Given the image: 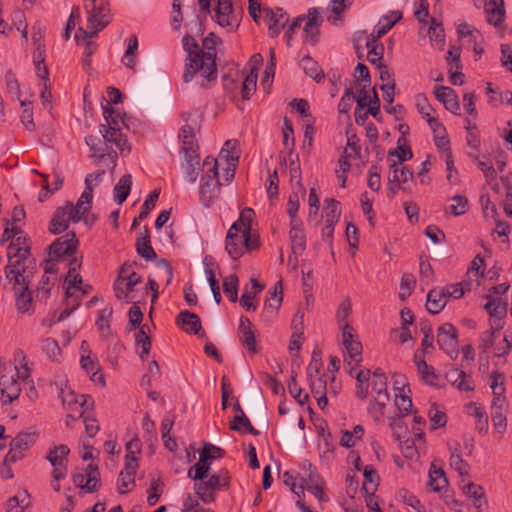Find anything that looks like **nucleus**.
I'll return each instance as SVG.
<instances>
[{"instance_id":"obj_17","label":"nucleus","mask_w":512,"mask_h":512,"mask_svg":"<svg viewBox=\"0 0 512 512\" xmlns=\"http://www.w3.org/2000/svg\"><path fill=\"white\" fill-rule=\"evenodd\" d=\"M262 12L264 14V21L268 27L269 35L271 37H277L280 34L282 28H284L288 22L287 14L283 11L282 8H263Z\"/></svg>"},{"instance_id":"obj_3","label":"nucleus","mask_w":512,"mask_h":512,"mask_svg":"<svg viewBox=\"0 0 512 512\" xmlns=\"http://www.w3.org/2000/svg\"><path fill=\"white\" fill-rule=\"evenodd\" d=\"M216 59L209 52L194 54L192 58L185 59L183 81L189 83L196 80L202 88L211 87L217 80Z\"/></svg>"},{"instance_id":"obj_56","label":"nucleus","mask_w":512,"mask_h":512,"mask_svg":"<svg viewBox=\"0 0 512 512\" xmlns=\"http://www.w3.org/2000/svg\"><path fill=\"white\" fill-rule=\"evenodd\" d=\"M453 204L447 206L445 211L454 216H460L466 213L468 207V200L463 195H456L452 198Z\"/></svg>"},{"instance_id":"obj_50","label":"nucleus","mask_w":512,"mask_h":512,"mask_svg":"<svg viewBox=\"0 0 512 512\" xmlns=\"http://www.w3.org/2000/svg\"><path fill=\"white\" fill-rule=\"evenodd\" d=\"M406 383H402V387L400 392H397L395 395V405L402 415H407L412 408V400L409 396L405 395V387Z\"/></svg>"},{"instance_id":"obj_11","label":"nucleus","mask_w":512,"mask_h":512,"mask_svg":"<svg viewBox=\"0 0 512 512\" xmlns=\"http://www.w3.org/2000/svg\"><path fill=\"white\" fill-rule=\"evenodd\" d=\"M31 253V243L29 237L20 228L13 235V239L7 247V257L9 262L32 263L29 259Z\"/></svg>"},{"instance_id":"obj_39","label":"nucleus","mask_w":512,"mask_h":512,"mask_svg":"<svg viewBox=\"0 0 512 512\" xmlns=\"http://www.w3.org/2000/svg\"><path fill=\"white\" fill-rule=\"evenodd\" d=\"M252 284V291H244L240 298V304L247 311H255L257 309V305L252 302L255 296L263 289V285H261L255 278H251L250 280Z\"/></svg>"},{"instance_id":"obj_31","label":"nucleus","mask_w":512,"mask_h":512,"mask_svg":"<svg viewBox=\"0 0 512 512\" xmlns=\"http://www.w3.org/2000/svg\"><path fill=\"white\" fill-rule=\"evenodd\" d=\"M414 362L417 366V370L421 379L427 384L435 385L434 381L437 379L435 370L432 366L427 364L424 357L421 356L419 352L415 353Z\"/></svg>"},{"instance_id":"obj_9","label":"nucleus","mask_w":512,"mask_h":512,"mask_svg":"<svg viewBox=\"0 0 512 512\" xmlns=\"http://www.w3.org/2000/svg\"><path fill=\"white\" fill-rule=\"evenodd\" d=\"M79 241L74 232H68L57 238L49 247V257L53 260H64L66 258L77 259L75 256ZM71 261H69L70 263Z\"/></svg>"},{"instance_id":"obj_26","label":"nucleus","mask_w":512,"mask_h":512,"mask_svg":"<svg viewBox=\"0 0 512 512\" xmlns=\"http://www.w3.org/2000/svg\"><path fill=\"white\" fill-rule=\"evenodd\" d=\"M212 460L208 449H202L198 462L188 470V477L197 481L208 477Z\"/></svg>"},{"instance_id":"obj_27","label":"nucleus","mask_w":512,"mask_h":512,"mask_svg":"<svg viewBox=\"0 0 512 512\" xmlns=\"http://www.w3.org/2000/svg\"><path fill=\"white\" fill-rule=\"evenodd\" d=\"M135 247L137 253L145 260L151 261L157 258V254L151 245L150 230L147 226H144V232L138 236Z\"/></svg>"},{"instance_id":"obj_45","label":"nucleus","mask_w":512,"mask_h":512,"mask_svg":"<svg viewBox=\"0 0 512 512\" xmlns=\"http://www.w3.org/2000/svg\"><path fill=\"white\" fill-rule=\"evenodd\" d=\"M138 49V38L135 34L131 35L128 41L127 49L122 57V63L129 69L134 70L136 65V54Z\"/></svg>"},{"instance_id":"obj_2","label":"nucleus","mask_w":512,"mask_h":512,"mask_svg":"<svg viewBox=\"0 0 512 512\" xmlns=\"http://www.w3.org/2000/svg\"><path fill=\"white\" fill-rule=\"evenodd\" d=\"M99 132L102 139L89 135L85 137V142L93 151L92 157L99 160H108V166L113 171L116 167L117 153L112 149L114 145L121 153L129 152L130 147L126 136L121 132V128H113L108 125H100Z\"/></svg>"},{"instance_id":"obj_28","label":"nucleus","mask_w":512,"mask_h":512,"mask_svg":"<svg viewBox=\"0 0 512 512\" xmlns=\"http://www.w3.org/2000/svg\"><path fill=\"white\" fill-rule=\"evenodd\" d=\"M444 290L433 288L427 293L426 309L431 314L440 313L446 306Z\"/></svg>"},{"instance_id":"obj_34","label":"nucleus","mask_w":512,"mask_h":512,"mask_svg":"<svg viewBox=\"0 0 512 512\" xmlns=\"http://www.w3.org/2000/svg\"><path fill=\"white\" fill-rule=\"evenodd\" d=\"M374 400L369 405V412L376 421L384 416V410L387 403L390 401L388 391L375 393Z\"/></svg>"},{"instance_id":"obj_22","label":"nucleus","mask_w":512,"mask_h":512,"mask_svg":"<svg viewBox=\"0 0 512 512\" xmlns=\"http://www.w3.org/2000/svg\"><path fill=\"white\" fill-rule=\"evenodd\" d=\"M435 97L440 101L447 110L459 115L460 104L455 91L447 86H436L434 89Z\"/></svg>"},{"instance_id":"obj_21","label":"nucleus","mask_w":512,"mask_h":512,"mask_svg":"<svg viewBox=\"0 0 512 512\" xmlns=\"http://www.w3.org/2000/svg\"><path fill=\"white\" fill-rule=\"evenodd\" d=\"M219 484V478L214 474L211 475L207 480H200L199 483H195L194 490L198 495L199 499L204 503H211L215 500L214 492L221 489Z\"/></svg>"},{"instance_id":"obj_15","label":"nucleus","mask_w":512,"mask_h":512,"mask_svg":"<svg viewBox=\"0 0 512 512\" xmlns=\"http://www.w3.org/2000/svg\"><path fill=\"white\" fill-rule=\"evenodd\" d=\"M216 4L215 21L221 26L234 30L239 26V20L234 15L231 0H211Z\"/></svg>"},{"instance_id":"obj_52","label":"nucleus","mask_w":512,"mask_h":512,"mask_svg":"<svg viewBox=\"0 0 512 512\" xmlns=\"http://www.w3.org/2000/svg\"><path fill=\"white\" fill-rule=\"evenodd\" d=\"M103 108V116L105 119V124L109 127L120 128V124H124V120L120 113H116L114 108L110 106L108 103L102 105Z\"/></svg>"},{"instance_id":"obj_59","label":"nucleus","mask_w":512,"mask_h":512,"mask_svg":"<svg viewBox=\"0 0 512 512\" xmlns=\"http://www.w3.org/2000/svg\"><path fill=\"white\" fill-rule=\"evenodd\" d=\"M501 328L502 325L500 323L496 324L495 327L493 324H491V330L484 331L481 334L479 347L483 350V352H487L491 348L494 343L495 334L496 332H499Z\"/></svg>"},{"instance_id":"obj_61","label":"nucleus","mask_w":512,"mask_h":512,"mask_svg":"<svg viewBox=\"0 0 512 512\" xmlns=\"http://www.w3.org/2000/svg\"><path fill=\"white\" fill-rule=\"evenodd\" d=\"M368 95H359L357 99V106L355 109V122L358 125H363L370 114L368 109L365 111L364 108L367 106Z\"/></svg>"},{"instance_id":"obj_42","label":"nucleus","mask_w":512,"mask_h":512,"mask_svg":"<svg viewBox=\"0 0 512 512\" xmlns=\"http://www.w3.org/2000/svg\"><path fill=\"white\" fill-rule=\"evenodd\" d=\"M366 48L368 49L367 60L372 65L378 66L379 62H382L384 46L382 44H378L377 39L368 36Z\"/></svg>"},{"instance_id":"obj_49","label":"nucleus","mask_w":512,"mask_h":512,"mask_svg":"<svg viewBox=\"0 0 512 512\" xmlns=\"http://www.w3.org/2000/svg\"><path fill=\"white\" fill-rule=\"evenodd\" d=\"M288 390L291 396L300 404L304 405L309 400V395L307 393H303L302 388L298 385L296 380V373L292 372L290 376V381L288 383Z\"/></svg>"},{"instance_id":"obj_47","label":"nucleus","mask_w":512,"mask_h":512,"mask_svg":"<svg viewBox=\"0 0 512 512\" xmlns=\"http://www.w3.org/2000/svg\"><path fill=\"white\" fill-rule=\"evenodd\" d=\"M14 295L16 307L19 313H29L33 309V299L29 289L27 292H15Z\"/></svg>"},{"instance_id":"obj_1","label":"nucleus","mask_w":512,"mask_h":512,"mask_svg":"<svg viewBox=\"0 0 512 512\" xmlns=\"http://www.w3.org/2000/svg\"><path fill=\"white\" fill-rule=\"evenodd\" d=\"M254 215L252 208L243 209L227 232L225 249L233 260H238L245 252L251 253L260 247L259 235L252 231Z\"/></svg>"},{"instance_id":"obj_48","label":"nucleus","mask_w":512,"mask_h":512,"mask_svg":"<svg viewBox=\"0 0 512 512\" xmlns=\"http://www.w3.org/2000/svg\"><path fill=\"white\" fill-rule=\"evenodd\" d=\"M485 310L493 318H498L500 321L501 317L506 314V304L502 303L499 298H488V302L484 306Z\"/></svg>"},{"instance_id":"obj_46","label":"nucleus","mask_w":512,"mask_h":512,"mask_svg":"<svg viewBox=\"0 0 512 512\" xmlns=\"http://www.w3.org/2000/svg\"><path fill=\"white\" fill-rule=\"evenodd\" d=\"M283 300V296H279V298H274L273 301L271 299H266L263 310H262V319L265 322H271L277 315L278 310L281 306Z\"/></svg>"},{"instance_id":"obj_10","label":"nucleus","mask_w":512,"mask_h":512,"mask_svg":"<svg viewBox=\"0 0 512 512\" xmlns=\"http://www.w3.org/2000/svg\"><path fill=\"white\" fill-rule=\"evenodd\" d=\"M70 448L65 444L53 445L45 456L52 466V477L54 481H60L67 475L68 456Z\"/></svg>"},{"instance_id":"obj_13","label":"nucleus","mask_w":512,"mask_h":512,"mask_svg":"<svg viewBox=\"0 0 512 512\" xmlns=\"http://www.w3.org/2000/svg\"><path fill=\"white\" fill-rule=\"evenodd\" d=\"M437 344L451 359H456L459 354L458 331L451 323H444L437 329Z\"/></svg>"},{"instance_id":"obj_19","label":"nucleus","mask_w":512,"mask_h":512,"mask_svg":"<svg viewBox=\"0 0 512 512\" xmlns=\"http://www.w3.org/2000/svg\"><path fill=\"white\" fill-rule=\"evenodd\" d=\"M252 322L245 316L240 317L238 327V337L240 343L246 348L248 353L257 354L259 352L255 333L252 329Z\"/></svg>"},{"instance_id":"obj_55","label":"nucleus","mask_w":512,"mask_h":512,"mask_svg":"<svg viewBox=\"0 0 512 512\" xmlns=\"http://www.w3.org/2000/svg\"><path fill=\"white\" fill-rule=\"evenodd\" d=\"M257 73L252 69L244 78L241 87V94L244 100H249L256 90Z\"/></svg>"},{"instance_id":"obj_62","label":"nucleus","mask_w":512,"mask_h":512,"mask_svg":"<svg viewBox=\"0 0 512 512\" xmlns=\"http://www.w3.org/2000/svg\"><path fill=\"white\" fill-rule=\"evenodd\" d=\"M463 492L474 499V506L480 510V504H477V501H481L485 496L483 487L470 482L463 486Z\"/></svg>"},{"instance_id":"obj_57","label":"nucleus","mask_w":512,"mask_h":512,"mask_svg":"<svg viewBox=\"0 0 512 512\" xmlns=\"http://www.w3.org/2000/svg\"><path fill=\"white\" fill-rule=\"evenodd\" d=\"M42 350L47 354V356L53 360L58 362L61 356V349L59 347L58 342L53 338H46L42 341Z\"/></svg>"},{"instance_id":"obj_18","label":"nucleus","mask_w":512,"mask_h":512,"mask_svg":"<svg viewBox=\"0 0 512 512\" xmlns=\"http://www.w3.org/2000/svg\"><path fill=\"white\" fill-rule=\"evenodd\" d=\"M342 341L350 358L359 364L362 360V344L354 334L353 327L347 322L342 327Z\"/></svg>"},{"instance_id":"obj_30","label":"nucleus","mask_w":512,"mask_h":512,"mask_svg":"<svg viewBox=\"0 0 512 512\" xmlns=\"http://www.w3.org/2000/svg\"><path fill=\"white\" fill-rule=\"evenodd\" d=\"M402 19L400 11H391L388 15L383 16L378 24V28L374 30L369 36L379 39L384 36L398 21Z\"/></svg>"},{"instance_id":"obj_35","label":"nucleus","mask_w":512,"mask_h":512,"mask_svg":"<svg viewBox=\"0 0 512 512\" xmlns=\"http://www.w3.org/2000/svg\"><path fill=\"white\" fill-rule=\"evenodd\" d=\"M448 485V479L442 468H437L434 463L429 470V486L433 491L439 492Z\"/></svg>"},{"instance_id":"obj_40","label":"nucleus","mask_w":512,"mask_h":512,"mask_svg":"<svg viewBox=\"0 0 512 512\" xmlns=\"http://www.w3.org/2000/svg\"><path fill=\"white\" fill-rule=\"evenodd\" d=\"M379 475L372 465H367L364 468V481L361 487L363 493H375L379 484Z\"/></svg>"},{"instance_id":"obj_38","label":"nucleus","mask_w":512,"mask_h":512,"mask_svg":"<svg viewBox=\"0 0 512 512\" xmlns=\"http://www.w3.org/2000/svg\"><path fill=\"white\" fill-rule=\"evenodd\" d=\"M132 186V176L130 174L123 175L114 187V200L118 204H122L128 197Z\"/></svg>"},{"instance_id":"obj_23","label":"nucleus","mask_w":512,"mask_h":512,"mask_svg":"<svg viewBox=\"0 0 512 512\" xmlns=\"http://www.w3.org/2000/svg\"><path fill=\"white\" fill-rule=\"evenodd\" d=\"M486 20L494 27H500L505 20L503 0H487L485 3Z\"/></svg>"},{"instance_id":"obj_53","label":"nucleus","mask_w":512,"mask_h":512,"mask_svg":"<svg viewBox=\"0 0 512 512\" xmlns=\"http://www.w3.org/2000/svg\"><path fill=\"white\" fill-rule=\"evenodd\" d=\"M290 240L292 242V249L294 252H302L306 246V239L304 231L301 228L293 225L289 232Z\"/></svg>"},{"instance_id":"obj_14","label":"nucleus","mask_w":512,"mask_h":512,"mask_svg":"<svg viewBox=\"0 0 512 512\" xmlns=\"http://www.w3.org/2000/svg\"><path fill=\"white\" fill-rule=\"evenodd\" d=\"M81 267V262L78 259H72L69 264V269L67 276L65 278V283L67 284L65 290V300L67 306H72L75 304L76 299L81 301L82 297L76 293L75 289H80V284H82V277L78 273V270Z\"/></svg>"},{"instance_id":"obj_4","label":"nucleus","mask_w":512,"mask_h":512,"mask_svg":"<svg viewBox=\"0 0 512 512\" xmlns=\"http://www.w3.org/2000/svg\"><path fill=\"white\" fill-rule=\"evenodd\" d=\"M84 8L87 12V30L79 27L75 39L80 43V38L86 40L95 37L111 21L110 8L107 0H84Z\"/></svg>"},{"instance_id":"obj_63","label":"nucleus","mask_w":512,"mask_h":512,"mask_svg":"<svg viewBox=\"0 0 512 512\" xmlns=\"http://www.w3.org/2000/svg\"><path fill=\"white\" fill-rule=\"evenodd\" d=\"M413 172L407 167L402 166L399 170L393 171V175L389 177L390 182L396 183L397 188H402V184L412 180Z\"/></svg>"},{"instance_id":"obj_58","label":"nucleus","mask_w":512,"mask_h":512,"mask_svg":"<svg viewBox=\"0 0 512 512\" xmlns=\"http://www.w3.org/2000/svg\"><path fill=\"white\" fill-rule=\"evenodd\" d=\"M355 78L356 82L362 81L364 82L363 87L360 89V95H368L366 92V87L371 83V76L369 73L368 67L363 63H358L355 68Z\"/></svg>"},{"instance_id":"obj_44","label":"nucleus","mask_w":512,"mask_h":512,"mask_svg":"<svg viewBox=\"0 0 512 512\" xmlns=\"http://www.w3.org/2000/svg\"><path fill=\"white\" fill-rule=\"evenodd\" d=\"M450 466L458 472L459 476L462 478V481H464V478L469 477L470 466L465 460L462 459L461 451L457 448L454 452H452L450 456Z\"/></svg>"},{"instance_id":"obj_12","label":"nucleus","mask_w":512,"mask_h":512,"mask_svg":"<svg viewBox=\"0 0 512 512\" xmlns=\"http://www.w3.org/2000/svg\"><path fill=\"white\" fill-rule=\"evenodd\" d=\"M72 481L77 488L93 493L100 488V472L95 464H89L86 468L76 469L72 474Z\"/></svg>"},{"instance_id":"obj_51","label":"nucleus","mask_w":512,"mask_h":512,"mask_svg":"<svg viewBox=\"0 0 512 512\" xmlns=\"http://www.w3.org/2000/svg\"><path fill=\"white\" fill-rule=\"evenodd\" d=\"M238 277L231 274L223 280V291L231 302H236L238 299Z\"/></svg>"},{"instance_id":"obj_16","label":"nucleus","mask_w":512,"mask_h":512,"mask_svg":"<svg viewBox=\"0 0 512 512\" xmlns=\"http://www.w3.org/2000/svg\"><path fill=\"white\" fill-rule=\"evenodd\" d=\"M303 468L308 469L307 476L302 477V483L306 490L311 492L320 502L328 501L324 493V481L317 473L316 469H312V464L308 461L303 463Z\"/></svg>"},{"instance_id":"obj_37","label":"nucleus","mask_w":512,"mask_h":512,"mask_svg":"<svg viewBox=\"0 0 512 512\" xmlns=\"http://www.w3.org/2000/svg\"><path fill=\"white\" fill-rule=\"evenodd\" d=\"M300 65L303 68L305 74L314 79L316 82H321L325 78L323 70L309 55H306L302 58Z\"/></svg>"},{"instance_id":"obj_32","label":"nucleus","mask_w":512,"mask_h":512,"mask_svg":"<svg viewBox=\"0 0 512 512\" xmlns=\"http://www.w3.org/2000/svg\"><path fill=\"white\" fill-rule=\"evenodd\" d=\"M466 411L468 415L476 418L475 429L479 433H486L488 430V418L485 410L477 403L471 402L466 406Z\"/></svg>"},{"instance_id":"obj_6","label":"nucleus","mask_w":512,"mask_h":512,"mask_svg":"<svg viewBox=\"0 0 512 512\" xmlns=\"http://www.w3.org/2000/svg\"><path fill=\"white\" fill-rule=\"evenodd\" d=\"M205 175L201 179L200 197L206 206L220 194L221 182L218 175V162L212 156H207L203 161Z\"/></svg>"},{"instance_id":"obj_29","label":"nucleus","mask_w":512,"mask_h":512,"mask_svg":"<svg viewBox=\"0 0 512 512\" xmlns=\"http://www.w3.org/2000/svg\"><path fill=\"white\" fill-rule=\"evenodd\" d=\"M93 199V186L91 185L90 177L85 178V189L78 199L76 205H74L75 211L82 217L87 218L85 215L91 209V203Z\"/></svg>"},{"instance_id":"obj_41","label":"nucleus","mask_w":512,"mask_h":512,"mask_svg":"<svg viewBox=\"0 0 512 512\" xmlns=\"http://www.w3.org/2000/svg\"><path fill=\"white\" fill-rule=\"evenodd\" d=\"M113 314V308L106 306L99 314L96 321V326L103 338H108L111 335L110 320Z\"/></svg>"},{"instance_id":"obj_43","label":"nucleus","mask_w":512,"mask_h":512,"mask_svg":"<svg viewBox=\"0 0 512 512\" xmlns=\"http://www.w3.org/2000/svg\"><path fill=\"white\" fill-rule=\"evenodd\" d=\"M230 429L239 433H248L254 436L259 435V431L252 426L250 420L244 413L234 416L233 421L230 423Z\"/></svg>"},{"instance_id":"obj_36","label":"nucleus","mask_w":512,"mask_h":512,"mask_svg":"<svg viewBox=\"0 0 512 512\" xmlns=\"http://www.w3.org/2000/svg\"><path fill=\"white\" fill-rule=\"evenodd\" d=\"M392 156L398 158L399 164H402L413 157V152L406 137H399L397 140V148L388 151V158Z\"/></svg>"},{"instance_id":"obj_5","label":"nucleus","mask_w":512,"mask_h":512,"mask_svg":"<svg viewBox=\"0 0 512 512\" xmlns=\"http://www.w3.org/2000/svg\"><path fill=\"white\" fill-rule=\"evenodd\" d=\"M178 137L181 142L180 154L184 157V161L181 163V166L184 169L185 178L188 182L194 183L199 174L200 155L199 145L193 128L190 125L182 126Z\"/></svg>"},{"instance_id":"obj_7","label":"nucleus","mask_w":512,"mask_h":512,"mask_svg":"<svg viewBox=\"0 0 512 512\" xmlns=\"http://www.w3.org/2000/svg\"><path fill=\"white\" fill-rule=\"evenodd\" d=\"M30 264L17 260L15 262L8 261L5 266V280L12 285L11 288L14 293L18 291L27 292L33 276V267H30Z\"/></svg>"},{"instance_id":"obj_60","label":"nucleus","mask_w":512,"mask_h":512,"mask_svg":"<svg viewBox=\"0 0 512 512\" xmlns=\"http://www.w3.org/2000/svg\"><path fill=\"white\" fill-rule=\"evenodd\" d=\"M441 290H444L445 298L448 301V298H453V299L461 298L465 294L466 291L470 290V288H469L468 283L465 284V286L463 285V283H455V284L447 285V286L441 288Z\"/></svg>"},{"instance_id":"obj_20","label":"nucleus","mask_w":512,"mask_h":512,"mask_svg":"<svg viewBox=\"0 0 512 512\" xmlns=\"http://www.w3.org/2000/svg\"><path fill=\"white\" fill-rule=\"evenodd\" d=\"M321 23L322 19L319 12L315 8L309 9L308 16L306 17L305 25L303 27V37L305 42L315 45L319 41V27Z\"/></svg>"},{"instance_id":"obj_24","label":"nucleus","mask_w":512,"mask_h":512,"mask_svg":"<svg viewBox=\"0 0 512 512\" xmlns=\"http://www.w3.org/2000/svg\"><path fill=\"white\" fill-rule=\"evenodd\" d=\"M1 394L3 404H8L18 399L21 393V386L19 381L14 376L3 375L0 379Z\"/></svg>"},{"instance_id":"obj_25","label":"nucleus","mask_w":512,"mask_h":512,"mask_svg":"<svg viewBox=\"0 0 512 512\" xmlns=\"http://www.w3.org/2000/svg\"><path fill=\"white\" fill-rule=\"evenodd\" d=\"M176 324L188 334H198L202 329L199 316L188 310H183L177 315Z\"/></svg>"},{"instance_id":"obj_54","label":"nucleus","mask_w":512,"mask_h":512,"mask_svg":"<svg viewBox=\"0 0 512 512\" xmlns=\"http://www.w3.org/2000/svg\"><path fill=\"white\" fill-rule=\"evenodd\" d=\"M429 420H430V429L436 430L438 428L444 427L447 423V416L445 412L439 410L436 405H432L429 409Z\"/></svg>"},{"instance_id":"obj_8","label":"nucleus","mask_w":512,"mask_h":512,"mask_svg":"<svg viewBox=\"0 0 512 512\" xmlns=\"http://www.w3.org/2000/svg\"><path fill=\"white\" fill-rule=\"evenodd\" d=\"M71 221L74 223L79 221L88 223L87 218H82L77 211H75L74 204L70 201H66L63 206L56 208L49 223L48 230L54 235L60 234L68 229Z\"/></svg>"},{"instance_id":"obj_33","label":"nucleus","mask_w":512,"mask_h":512,"mask_svg":"<svg viewBox=\"0 0 512 512\" xmlns=\"http://www.w3.org/2000/svg\"><path fill=\"white\" fill-rule=\"evenodd\" d=\"M38 432L37 431H23L17 434L16 437H14L11 442L10 446H13L14 449L20 450L22 453H24L25 450L29 449L36 440L38 439Z\"/></svg>"},{"instance_id":"obj_64","label":"nucleus","mask_w":512,"mask_h":512,"mask_svg":"<svg viewBox=\"0 0 512 512\" xmlns=\"http://www.w3.org/2000/svg\"><path fill=\"white\" fill-rule=\"evenodd\" d=\"M415 283H416V281H415V278L413 275L403 274V276L401 278L400 292H399V298L402 301H405L411 295V292L415 286Z\"/></svg>"}]
</instances>
